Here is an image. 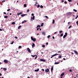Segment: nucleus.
<instances>
[{"instance_id": "1", "label": "nucleus", "mask_w": 78, "mask_h": 78, "mask_svg": "<svg viewBox=\"0 0 78 78\" xmlns=\"http://www.w3.org/2000/svg\"><path fill=\"white\" fill-rule=\"evenodd\" d=\"M31 39H32V41H33L34 42H35V41H36V38H33V37H31Z\"/></svg>"}, {"instance_id": "2", "label": "nucleus", "mask_w": 78, "mask_h": 78, "mask_svg": "<svg viewBox=\"0 0 78 78\" xmlns=\"http://www.w3.org/2000/svg\"><path fill=\"white\" fill-rule=\"evenodd\" d=\"M40 61L42 62H45V60L42 58L40 59Z\"/></svg>"}, {"instance_id": "3", "label": "nucleus", "mask_w": 78, "mask_h": 78, "mask_svg": "<svg viewBox=\"0 0 78 78\" xmlns=\"http://www.w3.org/2000/svg\"><path fill=\"white\" fill-rule=\"evenodd\" d=\"M50 71V70H49V69L47 68L46 69H45V72H48Z\"/></svg>"}, {"instance_id": "4", "label": "nucleus", "mask_w": 78, "mask_h": 78, "mask_svg": "<svg viewBox=\"0 0 78 78\" xmlns=\"http://www.w3.org/2000/svg\"><path fill=\"white\" fill-rule=\"evenodd\" d=\"M27 50L28 52H29V53H31V50H30V48H27Z\"/></svg>"}, {"instance_id": "5", "label": "nucleus", "mask_w": 78, "mask_h": 78, "mask_svg": "<svg viewBox=\"0 0 78 78\" xmlns=\"http://www.w3.org/2000/svg\"><path fill=\"white\" fill-rule=\"evenodd\" d=\"M4 61L5 63H8V60H4Z\"/></svg>"}, {"instance_id": "6", "label": "nucleus", "mask_w": 78, "mask_h": 78, "mask_svg": "<svg viewBox=\"0 0 78 78\" xmlns=\"http://www.w3.org/2000/svg\"><path fill=\"white\" fill-rule=\"evenodd\" d=\"M26 15H27V14H22L21 15V16L22 17H24V16H25Z\"/></svg>"}, {"instance_id": "7", "label": "nucleus", "mask_w": 78, "mask_h": 78, "mask_svg": "<svg viewBox=\"0 0 78 78\" xmlns=\"http://www.w3.org/2000/svg\"><path fill=\"white\" fill-rule=\"evenodd\" d=\"M34 46H35V44H34V43H33L32 45V48L34 47Z\"/></svg>"}, {"instance_id": "8", "label": "nucleus", "mask_w": 78, "mask_h": 78, "mask_svg": "<svg viewBox=\"0 0 78 78\" xmlns=\"http://www.w3.org/2000/svg\"><path fill=\"white\" fill-rule=\"evenodd\" d=\"M56 55H58V54H55L52 55V56H53V57H54V56H56Z\"/></svg>"}, {"instance_id": "9", "label": "nucleus", "mask_w": 78, "mask_h": 78, "mask_svg": "<svg viewBox=\"0 0 78 78\" xmlns=\"http://www.w3.org/2000/svg\"><path fill=\"white\" fill-rule=\"evenodd\" d=\"M53 67H54V66H52V67L51 68V72H52L53 70Z\"/></svg>"}, {"instance_id": "10", "label": "nucleus", "mask_w": 78, "mask_h": 78, "mask_svg": "<svg viewBox=\"0 0 78 78\" xmlns=\"http://www.w3.org/2000/svg\"><path fill=\"white\" fill-rule=\"evenodd\" d=\"M39 70V69H36L35 70V72H38Z\"/></svg>"}, {"instance_id": "11", "label": "nucleus", "mask_w": 78, "mask_h": 78, "mask_svg": "<svg viewBox=\"0 0 78 78\" xmlns=\"http://www.w3.org/2000/svg\"><path fill=\"white\" fill-rule=\"evenodd\" d=\"M42 34H43V35H45V33L44 32H42Z\"/></svg>"}, {"instance_id": "12", "label": "nucleus", "mask_w": 78, "mask_h": 78, "mask_svg": "<svg viewBox=\"0 0 78 78\" xmlns=\"http://www.w3.org/2000/svg\"><path fill=\"white\" fill-rule=\"evenodd\" d=\"M62 58V55H60L58 56V58L59 59H60V58Z\"/></svg>"}, {"instance_id": "13", "label": "nucleus", "mask_w": 78, "mask_h": 78, "mask_svg": "<svg viewBox=\"0 0 78 78\" xmlns=\"http://www.w3.org/2000/svg\"><path fill=\"white\" fill-rule=\"evenodd\" d=\"M64 75V73H62L61 74V76H63V75Z\"/></svg>"}, {"instance_id": "14", "label": "nucleus", "mask_w": 78, "mask_h": 78, "mask_svg": "<svg viewBox=\"0 0 78 78\" xmlns=\"http://www.w3.org/2000/svg\"><path fill=\"white\" fill-rule=\"evenodd\" d=\"M59 64V62H55V64Z\"/></svg>"}, {"instance_id": "15", "label": "nucleus", "mask_w": 78, "mask_h": 78, "mask_svg": "<svg viewBox=\"0 0 78 78\" xmlns=\"http://www.w3.org/2000/svg\"><path fill=\"white\" fill-rule=\"evenodd\" d=\"M74 52L75 54H76L77 55H78V52H77V51H74Z\"/></svg>"}, {"instance_id": "16", "label": "nucleus", "mask_w": 78, "mask_h": 78, "mask_svg": "<svg viewBox=\"0 0 78 78\" xmlns=\"http://www.w3.org/2000/svg\"><path fill=\"white\" fill-rule=\"evenodd\" d=\"M38 27L39 28H41V26L40 25H38L37 27V28H38Z\"/></svg>"}, {"instance_id": "17", "label": "nucleus", "mask_w": 78, "mask_h": 78, "mask_svg": "<svg viewBox=\"0 0 78 78\" xmlns=\"http://www.w3.org/2000/svg\"><path fill=\"white\" fill-rule=\"evenodd\" d=\"M16 23H15V22H13L12 23V25H14V24H15Z\"/></svg>"}, {"instance_id": "18", "label": "nucleus", "mask_w": 78, "mask_h": 78, "mask_svg": "<svg viewBox=\"0 0 78 78\" xmlns=\"http://www.w3.org/2000/svg\"><path fill=\"white\" fill-rule=\"evenodd\" d=\"M44 26V23H42L41 25V27H43Z\"/></svg>"}, {"instance_id": "19", "label": "nucleus", "mask_w": 78, "mask_h": 78, "mask_svg": "<svg viewBox=\"0 0 78 78\" xmlns=\"http://www.w3.org/2000/svg\"><path fill=\"white\" fill-rule=\"evenodd\" d=\"M3 70H4V71H5V70H7V69H6V68H3Z\"/></svg>"}, {"instance_id": "20", "label": "nucleus", "mask_w": 78, "mask_h": 78, "mask_svg": "<svg viewBox=\"0 0 78 78\" xmlns=\"http://www.w3.org/2000/svg\"><path fill=\"white\" fill-rule=\"evenodd\" d=\"M21 28V26H20L19 27H18V29H20Z\"/></svg>"}, {"instance_id": "21", "label": "nucleus", "mask_w": 78, "mask_h": 78, "mask_svg": "<svg viewBox=\"0 0 78 78\" xmlns=\"http://www.w3.org/2000/svg\"><path fill=\"white\" fill-rule=\"evenodd\" d=\"M4 18L5 19H7L8 18V16H4Z\"/></svg>"}, {"instance_id": "22", "label": "nucleus", "mask_w": 78, "mask_h": 78, "mask_svg": "<svg viewBox=\"0 0 78 78\" xmlns=\"http://www.w3.org/2000/svg\"><path fill=\"white\" fill-rule=\"evenodd\" d=\"M19 48H22V46H20L18 47Z\"/></svg>"}, {"instance_id": "23", "label": "nucleus", "mask_w": 78, "mask_h": 78, "mask_svg": "<svg viewBox=\"0 0 78 78\" xmlns=\"http://www.w3.org/2000/svg\"><path fill=\"white\" fill-rule=\"evenodd\" d=\"M66 35H64L63 36V38H66Z\"/></svg>"}, {"instance_id": "24", "label": "nucleus", "mask_w": 78, "mask_h": 78, "mask_svg": "<svg viewBox=\"0 0 78 78\" xmlns=\"http://www.w3.org/2000/svg\"><path fill=\"white\" fill-rule=\"evenodd\" d=\"M36 56V55H31V56H32V57H35V56Z\"/></svg>"}, {"instance_id": "25", "label": "nucleus", "mask_w": 78, "mask_h": 78, "mask_svg": "<svg viewBox=\"0 0 78 78\" xmlns=\"http://www.w3.org/2000/svg\"><path fill=\"white\" fill-rule=\"evenodd\" d=\"M24 6L25 7H27V4H24Z\"/></svg>"}, {"instance_id": "26", "label": "nucleus", "mask_w": 78, "mask_h": 78, "mask_svg": "<svg viewBox=\"0 0 78 78\" xmlns=\"http://www.w3.org/2000/svg\"><path fill=\"white\" fill-rule=\"evenodd\" d=\"M73 10L75 12H77V10H75V9H73Z\"/></svg>"}, {"instance_id": "27", "label": "nucleus", "mask_w": 78, "mask_h": 78, "mask_svg": "<svg viewBox=\"0 0 78 78\" xmlns=\"http://www.w3.org/2000/svg\"><path fill=\"white\" fill-rule=\"evenodd\" d=\"M37 8H39V7H40V5H37Z\"/></svg>"}, {"instance_id": "28", "label": "nucleus", "mask_w": 78, "mask_h": 78, "mask_svg": "<svg viewBox=\"0 0 78 78\" xmlns=\"http://www.w3.org/2000/svg\"><path fill=\"white\" fill-rule=\"evenodd\" d=\"M55 20H53V24H54L55 23Z\"/></svg>"}, {"instance_id": "29", "label": "nucleus", "mask_w": 78, "mask_h": 78, "mask_svg": "<svg viewBox=\"0 0 78 78\" xmlns=\"http://www.w3.org/2000/svg\"><path fill=\"white\" fill-rule=\"evenodd\" d=\"M40 8H43V6H42V5H41L40 6Z\"/></svg>"}, {"instance_id": "30", "label": "nucleus", "mask_w": 78, "mask_h": 78, "mask_svg": "<svg viewBox=\"0 0 78 78\" xmlns=\"http://www.w3.org/2000/svg\"><path fill=\"white\" fill-rule=\"evenodd\" d=\"M44 17H45V18H46V19L48 18V16H44Z\"/></svg>"}, {"instance_id": "31", "label": "nucleus", "mask_w": 78, "mask_h": 78, "mask_svg": "<svg viewBox=\"0 0 78 78\" xmlns=\"http://www.w3.org/2000/svg\"><path fill=\"white\" fill-rule=\"evenodd\" d=\"M65 36H67V32H66L65 33Z\"/></svg>"}, {"instance_id": "32", "label": "nucleus", "mask_w": 78, "mask_h": 78, "mask_svg": "<svg viewBox=\"0 0 78 78\" xmlns=\"http://www.w3.org/2000/svg\"><path fill=\"white\" fill-rule=\"evenodd\" d=\"M2 3H4V2H5V0H4L3 1H2Z\"/></svg>"}, {"instance_id": "33", "label": "nucleus", "mask_w": 78, "mask_h": 78, "mask_svg": "<svg viewBox=\"0 0 78 78\" xmlns=\"http://www.w3.org/2000/svg\"><path fill=\"white\" fill-rule=\"evenodd\" d=\"M59 33H62V30L60 31H59Z\"/></svg>"}, {"instance_id": "34", "label": "nucleus", "mask_w": 78, "mask_h": 78, "mask_svg": "<svg viewBox=\"0 0 78 78\" xmlns=\"http://www.w3.org/2000/svg\"><path fill=\"white\" fill-rule=\"evenodd\" d=\"M34 17H35V16H34L33 17V20H34Z\"/></svg>"}, {"instance_id": "35", "label": "nucleus", "mask_w": 78, "mask_h": 78, "mask_svg": "<svg viewBox=\"0 0 78 78\" xmlns=\"http://www.w3.org/2000/svg\"><path fill=\"white\" fill-rule=\"evenodd\" d=\"M50 37V35H49L48 36V38H49Z\"/></svg>"}, {"instance_id": "36", "label": "nucleus", "mask_w": 78, "mask_h": 78, "mask_svg": "<svg viewBox=\"0 0 78 78\" xmlns=\"http://www.w3.org/2000/svg\"><path fill=\"white\" fill-rule=\"evenodd\" d=\"M42 47H45V46L44 45H43L42 46Z\"/></svg>"}, {"instance_id": "37", "label": "nucleus", "mask_w": 78, "mask_h": 78, "mask_svg": "<svg viewBox=\"0 0 78 78\" xmlns=\"http://www.w3.org/2000/svg\"><path fill=\"white\" fill-rule=\"evenodd\" d=\"M27 12H30V10L29 9H27Z\"/></svg>"}, {"instance_id": "38", "label": "nucleus", "mask_w": 78, "mask_h": 78, "mask_svg": "<svg viewBox=\"0 0 78 78\" xmlns=\"http://www.w3.org/2000/svg\"><path fill=\"white\" fill-rule=\"evenodd\" d=\"M71 27H72V26H70L68 28L69 29L70 28H71Z\"/></svg>"}, {"instance_id": "39", "label": "nucleus", "mask_w": 78, "mask_h": 78, "mask_svg": "<svg viewBox=\"0 0 78 78\" xmlns=\"http://www.w3.org/2000/svg\"><path fill=\"white\" fill-rule=\"evenodd\" d=\"M64 3H65L66 4H67V2L66 1H65L64 2Z\"/></svg>"}, {"instance_id": "40", "label": "nucleus", "mask_w": 78, "mask_h": 78, "mask_svg": "<svg viewBox=\"0 0 78 78\" xmlns=\"http://www.w3.org/2000/svg\"><path fill=\"white\" fill-rule=\"evenodd\" d=\"M68 1L69 2H72V1H71V0H68Z\"/></svg>"}, {"instance_id": "41", "label": "nucleus", "mask_w": 78, "mask_h": 78, "mask_svg": "<svg viewBox=\"0 0 78 78\" xmlns=\"http://www.w3.org/2000/svg\"><path fill=\"white\" fill-rule=\"evenodd\" d=\"M22 14V12H20V13H19L20 15V14Z\"/></svg>"}, {"instance_id": "42", "label": "nucleus", "mask_w": 78, "mask_h": 78, "mask_svg": "<svg viewBox=\"0 0 78 78\" xmlns=\"http://www.w3.org/2000/svg\"><path fill=\"white\" fill-rule=\"evenodd\" d=\"M63 36V34H61V36Z\"/></svg>"}, {"instance_id": "43", "label": "nucleus", "mask_w": 78, "mask_h": 78, "mask_svg": "<svg viewBox=\"0 0 78 78\" xmlns=\"http://www.w3.org/2000/svg\"><path fill=\"white\" fill-rule=\"evenodd\" d=\"M10 11V9H9L7 10V11Z\"/></svg>"}, {"instance_id": "44", "label": "nucleus", "mask_w": 78, "mask_h": 78, "mask_svg": "<svg viewBox=\"0 0 78 78\" xmlns=\"http://www.w3.org/2000/svg\"><path fill=\"white\" fill-rule=\"evenodd\" d=\"M69 72H71L72 71V70L71 69H69Z\"/></svg>"}, {"instance_id": "45", "label": "nucleus", "mask_w": 78, "mask_h": 78, "mask_svg": "<svg viewBox=\"0 0 78 78\" xmlns=\"http://www.w3.org/2000/svg\"><path fill=\"white\" fill-rule=\"evenodd\" d=\"M37 58V56H36L35 58V59H36Z\"/></svg>"}, {"instance_id": "46", "label": "nucleus", "mask_w": 78, "mask_h": 78, "mask_svg": "<svg viewBox=\"0 0 78 78\" xmlns=\"http://www.w3.org/2000/svg\"><path fill=\"white\" fill-rule=\"evenodd\" d=\"M76 24L78 25V21L76 22Z\"/></svg>"}, {"instance_id": "47", "label": "nucleus", "mask_w": 78, "mask_h": 78, "mask_svg": "<svg viewBox=\"0 0 78 78\" xmlns=\"http://www.w3.org/2000/svg\"><path fill=\"white\" fill-rule=\"evenodd\" d=\"M14 38H15V39H17V37H14Z\"/></svg>"}, {"instance_id": "48", "label": "nucleus", "mask_w": 78, "mask_h": 78, "mask_svg": "<svg viewBox=\"0 0 78 78\" xmlns=\"http://www.w3.org/2000/svg\"><path fill=\"white\" fill-rule=\"evenodd\" d=\"M24 23V21H22V24H23V23Z\"/></svg>"}, {"instance_id": "49", "label": "nucleus", "mask_w": 78, "mask_h": 78, "mask_svg": "<svg viewBox=\"0 0 78 78\" xmlns=\"http://www.w3.org/2000/svg\"><path fill=\"white\" fill-rule=\"evenodd\" d=\"M41 70H42V71H43V72H44V69H41Z\"/></svg>"}, {"instance_id": "50", "label": "nucleus", "mask_w": 78, "mask_h": 78, "mask_svg": "<svg viewBox=\"0 0 78 78\" xmlns=\"http://www.w3.org/2000/svg\"><path fill=\"white\" fill-rule=\"evenodd\" d=\"M31 15H32V16H34V14L32 13Z\"/></svg>"}, {"instance_id": "51", "label": "nucleus", "mask_w": 78, "mask_h": 78, "mask_svg": "<svg viewBox=\"0 0 78 78\" xmlns=\"http://www.w3.org/2000/svg\"><path fill=\"white\" fill-rule=\"evenodd\" d=\"M14 43V41H13L12 42V43H11V44H13V43Z\"/></svg>"}, {"instance_id": "52", "label": "nucleus", "mask_w": 78, "mask_h": 78, "mask_svg": "<svg viewBox=\"0 0 78 78\" xmlns=\"http://www.w3.org/2000/svg\"><path fill=\"white\" fill-rule=\"evenodd\" d=\"M20 15V14H19V13H17V16H19Z\"/></svg>"}, {"instance_id": "53", "label": "nucleus", "mask_w": 78, "mask_h": 78, "mask_svg": "<svg viewBox=\"0 0 78 78\" xmlns=\"http://www.w3.org/2000/svg\"><path fill=\"white\" fill-rule=\"evenodd\" d=\"M52 38H53V39H55V37H54V36H53Z\"/></svg>"}, {"instance_id": "54", "label": "nucleus", "mask_w": 78, "mask_h": 78, "mask_svg": "<svg viewBox=\"0 0 78 78\" xmlns=\"http://www.w3.org/2000/svg\"><path fill=\"white\" fill-rule=\"evenodd\" d=\"M2 76V73H0V76Z\"/></svg>"}, {"instance_id": "55", "label": "nucleus", "mask_w": 78, "mask_h": 78, "mask_svg": "<svg viewBox=\"0 0 78 78\" xmlns=\"http://www.w3.org/2000/svg\"><path fill=\"white\" fill-rule=\"evenodd\" d=\"M4 14H6V12H4Z\"/></svg>"}, {"instance_id": "56", "label": "nucleus", "mask_w": 78, "mask_h": 78, "mask_svg": "<svg viewBox=\"0 0 78 78\" xmlns=\"http://www.w3.org/2000/svg\"><path fill=\"white\" fill-rule=\"evenodd\" d=\"M39 28H37V31H38V30H39Z\"/></svg>"}, {"instance_id": "57", "label": "nucleus", "mask_w": 78, "mask_h": 78, "mask_svg": "<svg viewBox=\"0 0 78 78\" xmlns=\"http://www.w3.org/2000/svg\"><path fill=\"white\" fill-rule=\"evenodd\" d=\"M76 77H77V78H78V75L77 74L76 75Z\"/></svg>"}, {"instance_id": "58", "label": "nucleus", "mask_w": 78, "mask_h": 78, "mask_svg": "<svg viewBox=\"0 0 78 78\" xmlns=\"http://www.w3.org/2000/svg\"><path fill=\"white\" fill-rule=\"evenodd\" d=\"M0 31H3V30H2L1 29H0Z\"/></svg>"}, {"instance_id": "59", "label": "nucleus", "mask_w": 78, "mask_h": 78, "mask_svg": "<svg viewBox=\"0 0 78 78\" xmlns=\"http://www.w3.org/2000/svg\"><path fill=\"white\" fill-rule=\"evenodd\" d=\"M52 57H53V55H52L51 57V58H52Z\"/></svg>"}, {"instance_id": "60", "label": "nucleus", "mask_w": 78, "mask_h": 78, "mask_svg": "<svg viewBox=\"0 0 78 78\" xmlns=\"http://www.w3.org/2000/svg\"><path fill=\"white\" fill-rule=\"evenodd\" d=\"M48 44V43H46V45H47Z\"/></svg>"}, {"instance_id": "61", "label": "nucleus", "mask_w": 78, "mask_h": 78, "mask_svg": "<svg viewBox=\"0 0 78 78\" xmlns=\"http://www.w3.org/2000/svg\"><path fill=\"white\" fill-rule=\"evenodd\" d=\"M78 18V17L77 16H76V18H75V19H77Z\"/></svg>"}, {"instance_id": "62", "label": "nucleus", "mask_w": 78, "mask_h": 78, "mask_svg": "<svg viewBox=\"0 0 78 78\" xmlns=\"http://www.w3.org/2000/svg\"><path fill=\"white\" fill-rule=\"evenodd\" d=\"M24 22H27V21L26 20H24Z\"/></svg>"}, {"instance_id": "63", "label": "nucleus", "mask_w": 78, "mask_h": 78, "mask_svg": "<svg viewBox=\"0 0 78 78\" xmlns=\"http://www.w3.org/2000/svg\"><path fill=\"white\" fill-rule=\"evenodd\" d=\"M37 5L36 4H35L34 5L35 6H36Z\"/></svg>"}, {"instance_id": "64", "label": "nucleus", "mask_w": 78, "mask_h": 78, "mask_svg": "<svg viewBox=\"0 0 78 78\" xmlns=\"http://www.w3.org/2000/svg\"><path fill=\"white\" fill-rule=\"evenodd\" d=\"M62 2H64V0H62Z\"/></svg>"}]
</instances>
